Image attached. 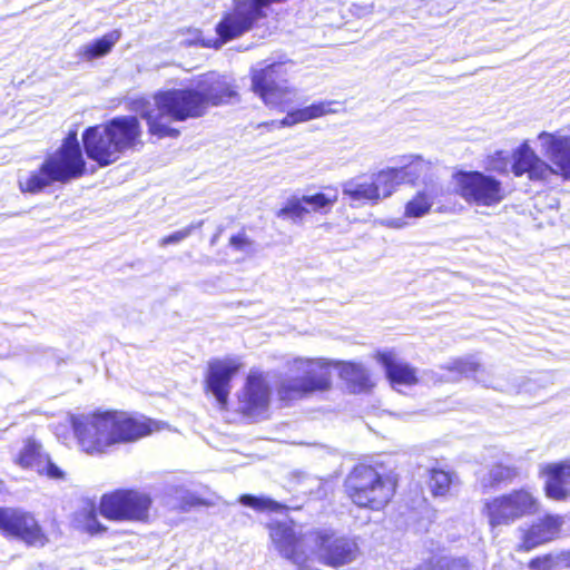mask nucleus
Masks as SVG:
<instances>
[{
    "label": "nucleus",
    "mask_w": 570,
    "mask_h": 570,
    "mask_svg": "<svg viewBox=\"0 0 570 570\" xmlns=\"http://www.w3.org/2000/svg\"><path fill=\"white\" fill-rule=\"evenodd\" d=\"M267 528L281 557L297 567L314 558L324 567L340 569L354 562L361 553L356 538L331 528L313 529L307 534L298 531L293 521H275Z\"/></svg>",
    "instance_id": "f257e3e1"
},
{
    "label": "nucleus",
    "mask_w": 570,
    "mask_h": 570,
    "mask_svg": "<svg viewBox=\"0 0 570 570\" xmlns=\"http://www.w3.org/2000/svg\"><path fill=\"white\" fill-rule=\"evenodd\" d=\"M70 424L79 449L88 455H102L115 445L135 443L167 428L165 422L121 410L94 411L72 417Z\"/></svg>",
    "instance_id": "f03ea898"
},
{
    "label": "nucleus",
    "mask_w": 570,
    "mask_h": 570,
    "mask_svg": "<svg viewBox=\"0 0 570 570\" xmlns=\"http://www.w3.org/2000/svg\"><path fill=\"white\" fill-rule=\"evenodd\" d=\"M399 484V474L384 462L360 460L344 476L342 492L353 507L380 512L393 502Z\"/></svg>",
    "instance_id": "7ed1b4c3"
},
{
    "label": "nucleus",
    "mask_w": 570,
    "mask_h": 570,
    "mask_svg": "<svg viewBox=\"0 0 570 570\" xmlns=\"http://www.w3.org/2000/svg\"><path fill=\"white\" fill-rule=\"evenodd\" d=\"M81 141L87 157L99 167H107L128 150L142 146V126L137 116H116L87 127Z\"/></svg>",
    "instance_id": "20e7f679"
},
{
    "label": "nucleus",
    "mask_w": 570,
    "mask_h": 570,
    "mask_svg": "<svg viewBox=\"0 0 570 570\" xmlns=\"http://www.w3.org/2000/svg\"><path fill=\"white\" fill-rule=\"evenodd\" d=\"M87 174V161L78 140L77 130L71 129L52 153L46 155L36 170L19 181L22 194L37 195L53 184L66 185Z\"/></svg>",
    "instance_id": "39448f33"
},
{
    "label": "nucleus",
    "mask_w": 570,
    "mask_h": 570,
    "mask_svg": "<svg viewBox=\"0 0 570 570\" xmlns=\"http://www.w3.org/2000/svg\"><path fill=\"white\" fill-rule=\"evenodd\" d=\"M154 101L156 108L144 109L140 117L146 121L149 136L157 139L178 138L180 135L179 129L163 122L165 117L173 121H185L206 114L196 87L159 90L154 95Z\"/></svg>",
    "instance_id": "423d86ee"
},
{
    "label": "nucleus",
    "mask_w": 570,
    "mask_h": 570,
    "mask_svg": "<svg viewBox=\"0 0 570 570\" xmlns=\"http://www.w3.org/2000/svg\"><path fill=\"white\" fill-rule=\"evenodd\" d=\"M541 508V501L535 493L528 487H520L487 499L481 513L487 519L490 530H495L537 515Z\"/></svg>",
    "instance_id": "0eeeda50"
},
{
    "label": "nucleus",
    "mask_w": 570,
    "mask_h": 570,
    "mask_svg": "<svg viewBox=\"0 0 570 570\" xmlns=\"http://www.w3.org/2000/svg\"><path fill=\"white\" fill-rule=\"evenodd\" d=\"M332 387L331 364L324 361L305 360L296 363V374L279 382L276 389L281 402L288 404L316 392Z\"/></svg>",
    "instance_id": "6e6552de"
},
{
    "label": "nucleus",
    "mask_w": 570,
    "mask_h": 570,
    "mask_svg": "<svg viewBox=\"0 0 570 570\" xmlns=\"http://www.w3.org/2000/svg\"><path fill=\"white\" fill-rule=\"evenodd\" d=\"M153 498L135 488H118L100 497L99 513L114 522H148Z\"/></svg>",
    "instance_id": "1a4fd4ad"
},
{
    "label": "nucleus",
    "mask_w": 570,
    "mask_h": 570,
    "mask_svg": "<svg viewBox=\"0 0 570 570\" xmlns=\"http://www.w3.org/2000/svg\"><path fill=\"white\" fill-rule=\"evenodd\" d=\"M250 90L269 108L284 110L294 88L289 85L286 62L273 61L249 72Z\"/></svg>",
    "instance_id": "9d476101"
},
{
    "label": "nucleus",
    "mask_w": 570,
    "mask_h": 570,
    "mask_svg": "<svg viewBox=\"0 0 570 570\" xmlns=\"http://www.w3.org/2000/svg\"><path fill=\"white\" fill-rule=\"evenodd\" d=\"M452 181L454 194L469 205L492 207L505 197L502 181L480 170H456Z\"/></svg>",
    "instance_id": "9b49d317"
},
{
    "label": "nucleus",
    "mask_w": 570,
    "mask_h": 570,
    "mask_svg": "<svg viewBox=\"0 0 570 570\" xmlns=\"http://www.w3.org/2000/svg\"><path fill=\"white\" fill-rule=\"evenodd\" d=\"M0 534L28 547H45L49 538L35 514L19 508L0 507Z\"/></svg>",
    "instance_id": "f8f14e48"
},
{
    "label": "nucleus",
    "mask_w": 570,
    "mask_h": 570,
    "mask_svg": "<svg viewBox=\"0 0 570 570\" xmlns=\"http://www.w3.org/2000/svg\"><path fill=\"white\" fill-rule=\"evenodd\" d=\"M337 200V188L333 186H325L321 191L313 195L289 197L276 212V216L283 220L301 223L311 213H330Z\"/></svg>",
    "instance_id": "ddd939ff"
},
{
    "label": "nucleus",
    "mask_w": 570,
    "mask_h": 570,
    "mask_svg": "<svg viewBox=\"0 0 570 570\" xmlns=\"http://www.w3.org/2000/svg\"><path fill=\"white\" fill-rule=\"evenodd\" d=\"M13 462L22 470H35L39 476L52 481H63L68 475L67 471L56 463L45 450L43 444L33 436L23 441V445L14 456Z\"/></svg>",
    "instance_id": "4468645a"
},
{
    "label": "nucleus",
    "mask_w": 570,
    "mask_h": 570,
    "mask_svg": "<svg viewBox=\"0 0 570 570\" xmlns=\"http://www.w3.org/2000/svg\"><path fill=\"white\" fill-rule=\"evenodd\" d=\"M242 363L236 360L214 358L208 362L204 377V392L215 396L220 409H226L232 380L239 372Z\"/></svg>",
    "instance_id": "2eb2a0df"
},
{
    "label": "nucleus",
    "mask_w": 570,
    "mask_h": 570,
    "mask_svg": "<svg viewBox=\"0 0 570 570\" xmlns=\"http://www.w3.org/2000/svg\"><path fill=\"white\" fill-rule=\"evenodd\" d=\"M564 520L560 514L544 513L521 531L518 552H530L560 537Z\"/></svg>",
    "instance_id": "dca6fc26"
},
{
    "label": "nucleus",
    "mask_w": 570,
    "mask_h": 570,
    "mask_svg": "<svg viewBox=\"0 0 570 570\" xmlns=\"http://www.w3.org/2000/svg\"><path fill=\"white\" fill-rule=\"evenodd\" d=\"M196 88L206 111L212 106H222L238 99L237 86L215 71L200 75Z\"/></svg>",
    "instance_id": "f3484780"
},
{
    "label": "nucleus",
    "mask_w": 570,
    "mask_h": 570,
    "mask_svg": "<svg viewBox=\"0 0 570 570\" xmlns=\"http://www.w3.org/2000/svg\"><path fill=\"white\" fill-rule=\"evenodd\" d=\"M422 166L421 159H416L404 166L385 168L373 174L371 180L377 194V202L391 196L399 185L414 183L421 175Z\"/></svg>",
    "instance_id": "a211bd4d"
},
{
    "label": "nucleus",
    "mask_w": 570,
    "mask_h": 570,
    "mask_svg": "<svg viewBox=\"0 0 570 570\" xmlns=\"http://www.w3.org/2000/svg\"><path fill=\"white\" fill-rule=\"evenodd\" d=\"M511 159V171L515 177L527 175L530 180L542 181L552 175V167L535 153L527 140L513 149Z\"/></svg>",
    "instance_id": "6ab92c4d"
},
{
    "label": "nucleus",
    "mask_w": 570,
    "mask_h": 570,
    "mask_svg": "<svg viewBox=\"0 0 570 570\" xmlns=\"http://www.w3.org/2000/svg\"><path fill=\"white\" fill-rule=\"evenodd\" d=\"M544 479V495L553 501H566L570 498V459L542 465L539 471Z\"/></svg>",
    "instance_id": "aec40b11"
},
{
    "label": "nucleus",
    "mask_w": 570,
    "mask_h": 570,
    "mask_svg": "<svg viewBox=\"0 0 570 570\" xmlns=\"http://www.w3.org/2000/svg\"><path fill=\"white\" fill-rule=\"evenodd\" d=\"M373 357L383 366L385 377L392 387L414 386L419 383L417 370L410 363L400 361L394 351H376Z\"/></svg>",
    "instance_id": "412c9836"
},
{
    "label": "nucleus",
    "mask_w": 570,
    "mask_h": 570,
    "mask_svg": "<svg viewBox=\"0 0 570 570\" xmlns=\"http://www.w3.org/2000/svg\"><path fill=\"white\" fill-rule=\"evenodd\" d=\"M539 139H546L544 153L551 163L552 175L570 180V136L542 131Z\"/></svg>",
    "instance_id": "4be33fe9"
},
{
    "label": "nucleus",
    "mask_w": 570,
    "mask_h": 570,
    "mask_svg": "<svg viewBox=\"0 0 570 570\" xmlns=\"http://www.w3.org/2000/svg\"><path fill=\"white\" fill-rule=\"evenodd\" d=\"M244 412L254 414L265 410L269 403V387L263 373L250 372L240 399Z\"/></svg>",
    "instance_id": "5701e85b"
},
{
    "label": "nucleus",
    "mask_w": 570,
    "mask_h": 570,
    "mask_svg": "<svg viewBox=\"0 0 570 570\" xmlns=\"http://www.w3.org/2000/svg\"><path fill=\"white\" fill-rule=\"evenodd\" d=\"M340 377L354 394L370 393L376 383L371 372L358 362L340 361L335 363Z\"/></svg>",
    "instance_id": "b1692460"
},
{
    "label": "nucleus",
    "mask_w": 570,
    "mask_h": 570,
    "mask_svg": "<svg viewBox=\"0 0 570 570\" xmlns=\"http://www.w3.org/2000/svg\"><path fill=\"white\" fill-rule=\"evenodd\" d=\"M119 38L120 32L118 30L110 31L95 39L91 43L83 46L79 51V57L86 61L104 57L112 50Z\"/></svg>",
    "instance_id": "393cba45"
},
{
    "label": "nucleus",
    "mask_w": 570,
    "mask_h": 570,
    "mask_svg": "<svg viewBox=\"0 0 570 570\" xmlns=\"http://www.w3.org/2000/svg\"><path fill=\"white\" fill-rule=\"evenodd\" d=\"M518 475L519 472L515 466L498 462L490 468L487 480L482 483L483 491L487 492L511 484Z\"/></svg>",
    "instance_id": "a878e982"
},
{
    "label": "nucleus",
    "mask_w": 570,
    "mask_h": 570,
    "mask_svg": "<svg viewBox=\"0 0 570 570\" xmlns=\"http://www.w3.org/2000/svg\"><path fill=\"white\" fill-rule=\"evenodd\" d=\"M99 509L91 504L82 508L77 513V521L81 531L89 535H100L107 532L108 528L104 525L98 519Z\"/></svg>",
    "instance_id": "bb28decb"
},
{
    "label": "nucleus",
    "mask_w": 570,
    "mask_h": 570,
    "mask_svg": "<svg viewBox=\"0 0 570 570\" xmlns=\"http://www.w3.org/2000/svg\"><path fill=\"white\" fill-rule=\"evenodd\" d=\"M433 205V197L425 190L417 191L404 206V217L419 218L426 215Z\"/></svg>",
    "instance_id": "cd10ccee"
},
{
    "label": "nucleus",
    "mask_w": 570,
    "mask_h": 570,
    "mask_svg": "<svg viewBox=\"0 0 570 570\" xmlns=\"http://www.w3.org/2000/svg\"><path fill=\"white\" fill-rule=\"evenodd\" d=\"M452 474L442 469L433 468L429 471L428 485L433 497H444L450 492Z\"/></svg>",
    "instance_id": "c85d7f7f"
},
{
    "label": "nucleus",
    "mask_w": 570,
    "mask_h": 570,
    "mask_svg": "<svg viewBox=\"0 0 570 570\" xmlns=\"http://www.w3.org/2000/svg\"><path fill=\"white\" fill-rule=\"evenodd\" d=\"M238 501L245 505L257 511H274L279 512L286 509V507L273 499L255 497L253 494H242Z\"/></svg>",
    "instance_id": "c756f323"
},
{
    "label": "nucleus",
    "mask_w": 570,
    "mask_h": 570,
    "mask_svg": "<svg viewBox=\"0 0 570 570\" xmlns=\"http://www.w3.org/2000/svg\"><path fill=\"white\" fill-rule=\"evenodd\" d=\"M343 193L351 200L370 202L372 204L377 203V194L374 191L371 179L368 181H362L351 187H345Z\"/></svg>",
    "instance_id": "7c9ffc66"
},
{
    "label": "nucleus",
    "mask_w": 570,
    "mask_h": 570,
    "mask_svg": "<svg viewBox=\"0 0 570 570\" xmlns=\"http://www.w3.org/2000/svg\"><path fill=\"white\" fill-rule=\"evenodd\" d=\"M509 156L504 150H495L485 158V169L490 173L507 175L509 173Z\"/></svg>",
    "instance_id": "2f4dec72"
},
{
    "label": "nucleus",
    "mask_w": 570,
    "mask_h": 570,
    "mask_svg": "<svg viewBox=\"0 0 570 570\" xmlns=\"http://www.w3.org/2000/svg\"><path fill=\"white\" fill-rule=\"evenodd\" d=\"M529 570H558L557 553L547 552L531 558L528 561Z\"/></svg>",
    "instance_id": "473e14b6"
},
{
    "label": "nucleus",
    "mask_w": 570,
    "mask_h": 570,
    "mask_svg": "<svg viewBox=\"0 0 570 570\" xmlns=\"http://www.w3.org/2000/svg\"><path fill=\"white\" fill-rule=\"evenodd\" d=\"M203 224H204L203 220L193 223L180 230H176L170 235L164 236L163 238L159 239V245L165 247L170 244H177V243L184 240L185 238H187L188 236H190L194 230L200 228L203 226Z\"/></svg>",
    "instance_id": "72a5a7b5"
},
{
    "label": "nucleus",
    "mask_w": 570,
    "mask_h": 570,
    "mask_svg": "<svg viewBox=\"0 0 570 570\" xmlns=\"http://www.w3.org/2000/svg\"><path fill=\"white\" fill-rule=\"evenodd\" d=\"M337 102L334 100H322L312 102L306 107L309 112V118L313 120L331 114H335L337 111V109L335 108Z\"/></svg>",
    "instance_id": "f704fd0d"
},
{
    "label": "nucleus",
    "mask_w": 570,
    "mask_h": 570,
    "mask_svg": "<svg viewBox=\"0 0 570 570\" xmlns=\"http://www.w3.org/2000/svg\"><path fill=\"white\" fill-rule=\"evenodd\" d=\"M480 370V363L473 358H456L449 365V371L460 374L469 375L474 374Z\"/></svg>",
    "instance_id": "c9c22d12"
},
{
    "label": "nucleus",
    "mask_w": 570,
    "mask_h": 570,
    "mask_svg": "<svg viewBox=\"0 0 570 570\" xmlns=\"http://www.w3.org/2000/svg\"><path fill=\"white\" fill-rule=\"evenodd\" d=\"M312 120L309 118V112H308V109L307 107H302V108H295V109H292L289 110L285 117L283 119H281V125L282 126H295L297 124H301V122H306V121H309Z\"/></svg>",
    "instance_id": "e433bc0d"
},
{
    "label": "nucleus",
    "mask_w": 570,
    "mask_h": 570,
    "mask_svg": "<svg viewBox=\"0 0 570 570\" xmlns=\"http://www.w3.org/2000/svg\"><path fill=\"white\" fill-rule=\"evenodd\" d=\"M455 560L444 561L441 558H431L415 570H451Z\"/></svg>",
    "instance_id": "4c0bfd02"
},
{
    "label": "nucleus",
    "mask_w": 570,
    "mask_h": 570,
    "mask_svg": "<svg viewBox=\"0 0 570 570\" xmlns=\"http://www.w3.org/2000/svg\"><path fill=\"white\" fill-rule=\"evenodd\" d=\"M228 244L235 250H244L252 246V240L246 235L245 228H242L237 234L229 237Z\"/></svg>",
    "instance_id": "58836bf2"
},
{
    "label": "nucleus",
    "mask_w": 570,
    "mask_h": 570,
    "mask_svg": "<svg viewBox=\"0 0 570 570\" xmlns=\"http://www.w3.org/2000/svg\"><path fill=\"white\" fill-rule=\"evenodd\" d=\"M559 569H570V549L557 553Z\"/></svg>",
    "instance_id": "ea45409f"
},
{
    "label": "nucleus",
    "mask_w": 570,
    "mask_h": 570,
    "mask_svg": "<svg viewBox=\"0 0 570 570\" xmlns=\"http://www.w3.org/2000/svg\"><path fill=\"white\" fill-rule=\"evenodd\" d=\"M257 127L258 128L264 127L267 130H273V129H276V128H283L284 126L281 125V120L279 121L272 120V121L261 122V124H258Z\"/></svg>",
    "instance_id": "a19ab883"
},
{
    "label": "nucleus",
    "mask_w": 570,
    "mask_h": 570,
    "mask_svg": "<svg viewBox=\"0 0 570 570\" xmlns=\"http://www.w3.org/2000/svg\"><path fill=\"white\" fill-rule=\"evenodd\" d=\"M204 503H205L204 500H202L199 498H191L190 500L185 502V504L188 507L203 505Z\"/></svg>",
    "instance_id": "79ce46f5"
},
{
    "label": "nucleus",
    "mask_w": 570,
    "mask_h": 570,
    "mask_svg": "<svg viewBox=\"0 0 570 570\" xmlns=\"http://www.w3.org/2000/svg\"><path fill=\"white\" fill-rule=\"evenodd\" d=\"M4 487H6V483H4L3 479L0 476V492L3 491Z\"/></svg>",
    "instance_id": "37998d69"
}]
</instances>
